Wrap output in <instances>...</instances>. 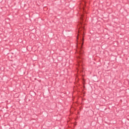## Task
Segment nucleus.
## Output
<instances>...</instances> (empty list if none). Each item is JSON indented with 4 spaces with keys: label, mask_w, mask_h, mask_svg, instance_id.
I'll return each mask as SVG.
<instances>
[{
    "label": "nucleus",
    "mask_w": 129,
    "mask_h": 129,
    "mask_svg": "<svg viewBox=\"0 0 129 129\" xmlns=\"http://www.w3.org/2000/svg\"><path fill=\"white\" fill-rule=\"evenodd\" d=\"M77 39H78V37H77Z\"/></svg>",
    "instance_id": "1"
}]
</instances>
